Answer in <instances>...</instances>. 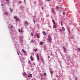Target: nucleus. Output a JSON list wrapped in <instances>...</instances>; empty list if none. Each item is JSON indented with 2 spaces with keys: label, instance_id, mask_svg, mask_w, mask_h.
<instances>
[{
  "label": "nucleus",
  "instance_id": "1",
  "mask_svg": "<svg viewBox=\"0 0 80 80\" xmlns=\"http://www.w3.org/2000/svg\"><path fill=\"white\" fill-rule=\"evenodd\" d=\"M48 39L49 42H52V37H51V36H50V35H49L48 36Z\"/></svg>",
  "mask_w": 80,
  "mask_h": 80
},
{
  "label": "nucleus",
  "instance_id": "2",
  "mask_svg": "<svg viewBox=\"0 0 80 80\" xmlns=\"http://www.w3.org/2000/svg\"><path fill=\"white\" fill-rule=\"evenodd\" d=\"M4 15H10V14H9V12H5L4 13Z\"/></svg>",
  "mask_w": 80,
  "mask_h": 80
},
{
  "label": "nucleus",
  "instance_id": "3",
  "mask_svg": "<svg viewBox=\"0 0 80 80\" xmlns=\"http://www.w3.org/2000/svg\"><path fill=\"white\" fill-rule=\"evenodd\" d=\"M22 74L24 77H27L28 76V75H27L26 72H24V73H22Z\"/></svg>",
  "mask_w": 80,
  "mask_h": 80
},
{
  "label": "nucleus",
  "instance_id": "4",
  "mask_svg": "<svg viewBox=\"0 0 80 80\" xmlns=\"http://www.w3.org/2000/svg\"><path fill=\"white\" fill-rule=\"evenodd\" d=\"M14 18L17 21H18V18L17 17V16H14Z\"/></svg>",
  "mask_w": 80,
  "mask_h": 80
},
{
  "label": "nucleus",
  "instance_id": "5",
  "mask_svg": "<svg viewBox=\"0 0 80 80\" xmlns=\"http://www.w3.org/2000/svg\"><path fill=\"white\" fill-rule=\"evenodd\" d=\"M30 59L31 61H33V60H34V59H33V58L32 56H31L30 57Z\"/></svg>",
  "mask_w": 80,
  "mask_h": 80
},
{
  "label": "nucleus",
  "instance_id": "6",
  "mask_svg": "<svg viewBox=\"0 0 80 80\" xmlns=\"http://www.w3.org/2000/svg\"><path fill=\"white\" fill-rule=\"evenodd\" d=\"M18 31H19V32L20 33H22V32H23V30L22 29H21V30H20V29H18Z\"/></svg>",
  "mask_w": 80,
  "mask_h": 80
},
{
  "label": "nucleus",
  "instance_id": "7",
  "mask_svg": "<svg viewBox=\"0 0 80 80\" xmlns=\"http://www.w3.org/2000/svg\"><path fill=\"white\" fill-rule=\"evenodd\" d=\"M36 37H37V38H40V35H39V34H36Z\"/></svg>",
  "mask_w": 80,
  "mask_h": 80
},
{
  "label": "nucleus",
  "instance_id": "8",
  "mask_svg": "<svg viewBox=\"0 0 80 80\" xmlns=\"http://www.w3.org/2000/svg\"><path fill=\"white\" fill-rule=\"evenodd\" d=\"M36 57L37 58L38 60V61L40 59V58L38 57V54H37Z\"/></svg>",
  "mask_w": 80,
  "mask_h": 80
},
{
  "label": "nucleus",
  "instance_id": "9",
  "mask_svg": "<svg viewBox=\"0 0 80 80\" xmlns=\"http://www.w3.org/2000/svg\"><path fill=\"white\" fill-rule=\"evenodd\" d=\"M28 63L30 65H32V62H31V61L30 60H29L28 61Z\"/></svg>",
  "mask_w": 80,
  "mask_h": 80
},
{
  "label": "nucleus",
  "instance_id": "10",
  "mask_svg": "<svg viewBox=\"0 0 80 80\" xmlns=\"http://www.w3.org/2000/svg\"><path fill=\"white\" fill-rule=\"evenodd\" d=\"M42 33H43V35H47V34H46V33H45V32H44V31H43L42 32Z\"/></svg>",
  "mask_w": 80,
  "mask_h": 80
},
{
  "label": "nucleus",
  "instance_id": "11",
  "mask_svg": "<svg viewBox=\"0 0 80 80\" xmlns=\"http://www.w3.org/2000/svg\"><path fill=\"white\" fill-rule=\"evenodd\" d=\"M52 22L53 24H56L55 22V21L54 20H53V19H52Z\"/></svg>",
  "mask_w": 80,
  "mask_h": 80
},
{
  "label": "nucleus",
  "instance_id": "12",
  "mask_svg": "<svg viewBox=\"0 0 80 80\" xmlns=\"http://www.w3.org/2000/svg\"><path fill=\"white\" fill-rule=\"evenodd\" d=\"M9 9H10V12L11 13H12V12H13V9H11L10 8H9Z\"/></svg>",
  "mask_w": 80,
  "mask_h": 80
},
{
  "label": "nucleus",
  "instance_id": "13",
  "mask_svg": "<svg viewBox=\"0 0 80 80\" xmlns=\"http://www.w3.org/2000/svg\"><path fill=\"white\" fill-rule=\"evenodd\" d=\"M62 31H65V28H64V27H62Z\"/></svg>",
  "mask_w": 80,
  "mask_h": 80
},
{
  "label": "nucleus",
  "instance_id": "14",
  "mask_svg": "<svg viewBox=\"0 0 80 80\" xmlns=\"http://www.w3.org/2000/svg\"><path fill=\"white\" fill-rule=\"evenodd\" d=\"M22 50L23 51V53H26V51L24 50L23 49H22Z\"/></svg>",
  "mask_w": 80,
  "mask_h": 80
},
{
  "label": "nucleus",
  "instance_id": "15",
  "mask_svg": "<svg viewBox=\"0 0 80 80\" xmlns=\"http://www.w3.org/2000/svg\"><path fill=\"white\" fill-rule=\"evenodd\" d=\"M53 27L54 28H56V24H54V25H53Z\"/></svg>",
  "mask_w": 80,
  "mask_h": 80
},
{
  "label": "nucleus",
  "instance_id": "16",
  "mask_svg": "<svg viewBox=\"0 0 80 80\" xmlns=\"http://www.w3.org/2000/svg\"><path fill=\"white\" fill-rule=\"evenodd\" d=\"M25 23L26 25H27L28 24V22H27V21H26Z\"/></svg>",
  "mask_w": 80,
  "mask_h": 80
},
{
  "label": "nucleus",
  "instance_id": "17",
  "mask_svg": "<svg viewBox=\"0 0 80 80\" xmlns=\"http://www.w3.org/2000/svg\"><path fill=\"white\" fill-rule=\"evenodd\" d=\"M40 44L41 45H43V42L42 41L40 42Z\"/></svg>",
  "mask_w": 80,
  "mask_h": 80
},
{
  "label": "nucleus",
  "instance_id": "18",
  "mask_svg": "<svg viewBox=\"0 0 80 80\" xmlns=\"http://www.w3.org/2000/svg\"><path fill=\"white\" fill-rule=\"evenodd\" d=\"M34 52H37V51H38V50H37V49H35L34 50Z\"/></svg>",
  "mask_w": 80,
  "mask_h": 80
},
{
  "label": "nucleus",
  "instance_id": "19",
  "mask_svg": "<svg viewBox=\"0 0 80 80\" xmlns=\"http://www.w3.org/2000/svg\"><path fill=\"white\" fill-rule=\"evenodd\" d=\"M31 36H32V37H33V33H32V32H31Z\"/></svg>",
  "mask_w": 80,
  "mask_h": 80
},
{
  "label": "nucleus",
  "instance_id": "20",
  "mask_svg": "<svg viewBox=\"0 0 80 80\" xmlns=\"http://www.w3.org/2000/svg\"><path fill=\"white\" fill-rule=\"evenodd\" d=\"M34 42V41L33 40H32L31 41V43H33Z\"/></svg>",
  "mask_w": 80,
  "mask_h": 80
},
{
  "label": "nucleus",
  "instance_id": "21",
  "mask_svg": "<svg viewBox=\"0 0 80 80\" xmlns=\"http://www.w3.org/2000/svg\"><path fill=\"white\" fill-rule=\"evenodd\" d=\"M44 75H45L46 76H47V73L46 72H44Z\"/></svg>",
  "mask_w": 80,
  "mask_h": 80
},
{
  "label": "nucleus",
  "instance_id": "22",
  "mask_svg": "<svg viewBox=\"0 0 80 80\" xmlns=\"http://www.w3.org/2000/svg\"><path fill=\"white\" fill-rule=\"evenodd\" d=\"M29 75L30 76V77H32V74L30 73L29 74Z\"/></svg>",
  "mask_w": 80,
  "mask_h": 80
},
{
  "label": "nucleus",
  "instance_id": "23",
  "mask_svg": "<svg viewBox=\"0 0 80 80\" xmlns=\"http://www.w3.org/2000/svg\"><path fill=\"white\" fill-rule=\"evenodd\" d=\"M56 8L58 10V8H59L58 6H56Z\"/></svg>",
  "mask_w": 80,
  "mask_h": 80
},
{
  "label": "nucleus",
  "instance_id": "24",
  "mask_svg": "<svg viewBox=\"0 0 80 80\" xmlns=\"http://www.w3.org/2000/svg\"><path fill=\"white\" fill-rule=\"evenodd\" d=\"M50 72L51 75L53 74V72H52V71H50Z\"/></svg>",
  "mask_w": 80,
  "mask_h": 80
},
{
  "label": "nucleus",
  "instance_id": "25",
  "mask_svg": "<svg viewBox=\"0 0 80 80\" xmlns=\"http://www.w3.org/2000/svg\"><path fill=\"white\" fill-rule=\"evenodd\" d=\"M63 15H65V12H63Z\"/></svg>",
  "mask_w": 80,
  "mask_h": 80
},
{
  "label": "nucleus",
  "instance_id": "26",
  "mask_svg": "<svg viewBox=\"0 0 80 80\" xmlns=\"http://www.w3.org/2000/svg\"><path fill=\"white\" fill-rule=\"evenodd\" d=\"M13 25H12L10 27V28H13Z\"/></svg>",
  "mask_w": 80,
  "mask_h": 80
},
{
  "label": "nucleus",
  "instance_id": "27",
  "mask_svg": "<svg viewBox=\"0 0 80 80\" xmlns=\"http://www.w3.org/2000/svg\"><path fill=\"white\" fill-rule=\"evenodd\" d=\"M19 3H22V1H20L19 2Z\"/></svg>",
  "mask_w": 80,
  "mask_h": 80
},
{
  "label": "nucleus",
  "instance_id": "28",
  "mask_svg": "<svg viewBox=\"0 0 80 80\" xmlns=\"http://www.w3.org/2000/svg\"><path fill=\"white\" fill-rule=\"evenodd\" d=\"M61 25L62 26V22L61 21Z\"/></svg>",
  "mask_w": 80,
  "mask_h": 80
},
{
  "label": "nucleus",
  "instance_id": "29",
  "mask_svg": "<svg viewBox=\"0 0 80 80\" xmlns=\"http://www.w3.org/2000/svg\"><path fill=\"white\" fill-rule=\"evenodd\" d=\"M40 60H41V61L43 60V58H41Z\"/></svg>",
  "mask_w": 80,
  "mask_h": 80
},
{
  "label": "nucleus",
  "instance_id": "30",
  "mask_svg": "<svg viewBox=\"0 0 80 80\" xmlns=\"http://www.w3.org/2000/svg\"><path fill=\"white\" fill-rule=\"evenodd\" d=\"M6 1L7 2H9V0H6Z\"/></svg>",
  "mask_w": 80,
  "mask_h": 80
},
{
  "label": "nucleus",
  "instance_id": "31",
  "mask_svg": "<svg viewBox=\"0 0 80 80\" xmlns=\"http://www.w3.org/2000/svg\"><path fill=\"white\" fill-rule=\"evenodd\" d=\"M1 6H2V7H3V6H4L3 4H1Z\"/></svg>",
  "mask_w": 80,
  "mask_h": 80
},
{
  "label": "nucleus",
  "instance_id": "32",
  "mask_svg": "<svg viewBox=\"0 0 80 80\" xmlns=\"http://www.w3.org/2000/svg\"><path fill=\"white\" fill-rule=\"evenodd\" d=\"M78 50L79 51H80V48H78Z\"/></svg>",
  "mask_w": 80,
  "mask_h": 80
},
{
  "label": "nucleus",
  "instance_id": "33",
  "mask_svg": "<svg viewBox=\"0 0 80 80\" xmlns=\"http://www.w3.org/2000/svg\"><path fill=\"white\" fill-rule=\"evenodd\" d=\"M44 60H43L42 61V63H44Z\"/></svg>",
  "mask_w": 80,
  "mask_h": 80
},
{
  "label": "nucleus",
  "instance_id": "34",
  "mask_svg": "<svg viewBox=\"0 0 80 80\" xmlns=\"http://www.w3.org/2000/svg\"><path fill=\"white\" fill-rule=\"evenodd\" d=\"M60 31L61 32H62V29H60Z\"/></svg>",
  "mask_w": 80,
  "mask_h": 80
},
{
  "label": "nucleus",
  "instance_id": "35",
  "mask_svg": "<svg viewBox=\"0 0 80 80\" xmlns=\"http://www.w3.org/2000/svg\"><path fill=\"white\" fill-rule=\"evenodd\" d=\"M75 79L76 80H77V78H75Z\"/></svg>",
  "mask_w": 80,
  "mask_h": 80
},
{
  "label": "nucleus",
  "instance_id": "36",
  "mask_svg": "<svg viewBox=\"0 0 80 80\" xmlns=\"http://www.w3.org/2000/svg\"><path fill=\"white\" fill-rule=\"evenodd\" d=\"M48 58H50V56H48Z\"/></svg>",
  "mask_w": 80,
  "mask_h": 80
},
{
  "label": "nucleus",
  "instance_id": "37",
  "mask_svg": "<svg viewBox=\"0 0 80 80\" xmlns=\"http://www.w3.org/2000/svg\"><path fill=\"white\" fill-rule=\"evenodd\" d=\"M17 53L18 55H19V53H18V52H17Z\"/></svg>",
  "mask_w": 80,
  "mask_h": 80
},
{
  "label": "nucleus",
  "instance_id": "38",
  "mask_svg": "<svg viewBox=\"0 0 80 80\" xmlns=\"http://www.w3.org/2000/svg\"><path fill=\"white\" fill-rule=\"evenodd\" d=\"M27 77H30V76L28 75Z\"/></svg>",
  "mask_w": 80,
  "mask_h": 80
},
{
  "label": "nucleus",
  "instance_id": "39",
  "mask_svg": "<svg viewBox=\"0 0 80 80\" xmlns=\"http://www.w3.org/2000/svg\"><path fill=\"white\" fill-rule=\"evenodd\" d=\"M20 60H22V59L20 58Z\"/></svg>",
  "mask_w": 80,
  "mask_h": 80
},
{
  "label": "nucleus",
  "instance_id": "40",
  "mask_svg": "<svg viewBox=\"0 0 80 80\" xmlns=\"http://www.w3.org/2000/svg\"><path fill=\"white\" fill-rule=\"evenodd\" d=\"M21 38L22 39V38H23V37H21Z\"/></svg>",
  "mask_w": 80,
  "mask_h": 80
},
{
  "label": "nucleus",
  "instance_id": "41",
  "mask_svg": "<svg viewBox=\"0 0 80 80\" xmlns=\"http://www.w3.org/2000/svg\"><path fill=\"white\" fill-rule=\"evenodd\" d=\"M54 10V9H52V10L53 11V10Z\"/></svg>",
  "mask_w": 80,
  "mask_h": 80
},
{
  "label": "nucleus",
  "instance_id": "42",
  "mask_svg": "<svg viewBox=\"0 0 80 80\" xmlns=\"http://www.w3.org/2000/svg\"><path fill=\"white\" fill-rule=\"evenodd\" d=\"M50 0H48V1H50Z\"/></svg>",
  "mask_w": 80,
  "mask_h": 80
}]
</instances>
